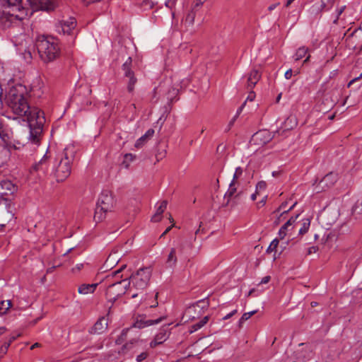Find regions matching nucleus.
<instances>
[{
  "label": "nucleus",
  "mask_w": 362,
  "mask_h": 362,
  "mask_svg": "<svg viewBox=\"0 0 362 362\" xmlns=\"http://www.w3.org/2000/svg\"><path fill=\"white\" fill-rule=\"evenodd\" d=\"M236 187H235V182L232 181L230 184L229 188L225 194V198L228 199V201L234 195L236 192Z\"/></svg>",
  "instance_id": "26"
},
{
  "label": "nucleus",
  "mask_w": 362,
  "mask_h": 362,
  "mask_svg": "<svg viewBox=\"0 0 362 362\" xmlns=\"http://www.w3.org/2000/svg\"><path fill=\"white\" fill-rule=\"evenodd\" d=\"M135 158V156L132 153H127L124 155L123 164L126 168H128L129 162L132 161Z\"/></svg>",
  "instance_id": "33"
},
{
  "label": "nucleus",
  "mask_w": 362,
  "mask_h": 362,
  "mask_svg": "<svg viewBox=\"0 0 362 362\" xmlns=\"http://www.w3.org/2000/svg\"><path fill=\"white\" fill-rule=\"evenodd\" d=\"M165 317H160L156 320H137L134 324V327H136V328H139V329H142L144 327H148V326H151V325H156V324H158L159 322H160Z\"/></svg>",
  "instance_id": "17"
},
{
  "label": "nucleus",
  "mask_w": 362,
  "mask_h": 362,
  "mask_svg": "<svg viewBox=\"0 0 362 362\" xmlns=\"http://www.w3.org/2000/svg\"><path fill=\"white\" fill-rule=\"evenodd\" d=\"M33 11H52L54 8V4L52 0H27Z\"/></svg>",
  "instance_id": "11"
},
{
  "label": "nucleus",
  "mask_w": 362,
  "mask_h": 362,
  "mask_svg": "<svg viewBox=\"0 0 362 362\" xmlns=\"http://www.w3.org/2000/svg\"><path fill=\"white\" fill-rule=\"evenodd\" d=\"M361 77H362V73L361 74L360 76L358 77H356L354 79H352L348 84V86H350L352 83H354L355 81H356L357 80H358Z\"/></svg>",
  "instance_id": "55"
},
{
  "label": "nucleus",
  "mask_w": 362,
  "mask_h": 362,
  "mask_svg": "<svg viewBox=\"0 0 362 362\" xmlns=\"http://www.w3.org/2000/svg\"><path fill=\"white\" fill-rule=\"evenodd\" d=\"M299 216V214H297L296 216H291L286 223V226H292L296 221V219L298 218V217Z\"/></svg>",
  "instance_id": "41"
},
{
  "label": "nucleus",
  "mask_w": 362,
  "mask_h": 362,
  "mask_svg": "<svg viewBox=\"0 0 362 362\" xmlns=\"http://www.w3.org/2000/svg\"><path fill=\"white\" fill-rule=\"evenodd\" d=\"M325 7V4L324 0H321V3L319 4H313L309 11L311 14L317 15L318 13H321L322 9Z\"/></svg>",
  "instance_id": "23"
},
{
  "label": "nucleus",
  "mask_w": 362,
  "mask_h": 362,
  "mask_svg": "<svg viewBox=\"0 0 362 362\" xmlns=\"http://www.w3.org/2000/svg\"><path fill=\"white\" fill-rule=\"evenodd\" d=\"M277 4H272L270 5L269 7H268V9L269 11H272L274 10L276 7Z\"/></svg>",
  "instance_id": "61"
},
{
  "label": "nucleus",
  "mask_w": 362,
  "mask_h": 362,
  "mask_svg": "<svg viewBox=\"0 0 362 362\" xmlns=\"http://www.w3.org/2000/svg\"><path fill=\"white\" fill-rule=\"evenodd\" d=\"M47 160H48V157H47V154H45L39 162L35 163L32 166L31 170L33 171H36V172L42 171L44 173L47 169Z\"/></svg>",
  "instance_id": "19"
},
{
  "label": "nucleus",
  "mask_w": 362,
  "mask_h": 362,
  "mask_svg": "<svg viewBox=\"0 0 362 362\" xmlns=\"http://www.w3.org/2000/svg\"><path fill=\"white\" fill-rule=\"evenodd\" d=\"M6 331V328L5 327H0V336L2 335Z\"/></svg>",
  "instance_id": "62"
},
{
  "label": "nucleus",
  "mask_w": 362,
  "mask_h": 362,
  "mask_svg": "<svg viewBox=\"0 0 362 362\" xmlns=\"http://www.w3.org/2000/svg\"><path fill=\"white\" fill-rule=\"evenodd\" d=\"M267 188V183L264 181H259L256 185V193H259L261 191L265 190Z\"/></svg>",
  "instance_id": "36"
},
{
  "label": "nucleus",
  "mask_w": 362,
  "mask_h": 362,
  "mask_svg": "<svg viewBox=\"0 0 362 362\" xmlns=\"http://www.w3.org/2000/svg\"><path fill=\"white\" fill-rule=\"evenodd\" d=\"M236 313H237V310H233L232 312H230V313H228V315H226V316H224V317H223V320H226L229 319L230 317H231L232 316H233Z\"/></svg>",
  "instance_id": "49"
},
{
  "label": "nucleus",
  "mask_w": 362,
  "mask_h": 362,
  "mask_svg": "<svg viewBox=\"0 0 362 362\" xmlns=\"http://www.w3.org/2000/svg\"><path fill=\"white\" fill-rule=\"evenodd\" d=\"M35 46L41 59L46 63L55 60L59 56L60 49L58 43L52 37L39 36L36 40Z\"/></svg>",
  "instance_id": "3"
},
{
  "label": "nucleus",
  "mask_w": 362,
  "mask_h": 362,
  "mask_svg": "<svg viewBox=\"0 0 362 362\" xmlns=\"http://www.w3.org/2000/svg\"><path fill=\"white\" fill-rule=\"evenodd\" d=\"M116 200L112 193L109 190H103L100 193L95 210L94 220L101 222L105 220L108 213L114 211Z\"/></svg>",
  "instance_id": "4"
},
{
  "label": "nucleus",
  "mask_w": 362,
  "mask_h": 362,
  "mask_svg": "<svg viewBox=\"0 0 362 362\" xmlns=\"http://www.w3.org/2000/svg\"><path fill=\"white\" fill-rule=\"evenodd\" d=\"M276 134H279V131L272 134L267 129L259 130L252 136L250 144L251 146H263L272 141Z\"/></svg>",
  "instance_id": "8"
},
{
  "label": "nucleus",
  "mask_w": 362,
  "mask_h": 362,
  "mask_svg": "<svg viewBox=\"0 0 362 362\" xmlns=\"http://www.w3.org/2000/svg\"><path fill=\"white\" fill-rule=\"evenodd\" d=\"M338 180V174L330 172L327 173L320 182L322 190L332 187Z\"/></svg>",
  "instance_id": "13"
},
{
  "label": "nucleus",
  "mask_w": 362,
  "mask_h": 362,
  "mask_svg": "<svg viewBox=\"0 0 362 362\" xmlns=\"http://www.w3.org/2000/svg\"><path fill=\"white\" fill-rule=\"evenodd\" d=\"M345 6L341 7L338 11H337V18H339V16L343 13L344 10L345 9Z\"/></svg>",
  "instance_id": "56"
},
{
  "label": "nucleus",
  "mask_w": 362,
  "mask_h": 362,
  "mask_svg": "<svg viewBox=\"0 0 362 362\" xmlns=\"http://www.w3.org/2000/svg\"><path fill=\"white\" fill-rule=\"evenodd\" d=\"M209 320V317L208 316H205L202 320H200L199 322H201V324L202 325V326L205 325L207 322Z\"/></svg>",
  "instance_id": "54"
},
{
  "label": "nucleus",
  "mask_w": 362,
  "mask_h": 362,
  "mask_svg": "<svg viewBox=\"0 0 362 362\" xmlns=\"http://www.w3.org/2000/svg\"><path fill=\"white\" fill-rule=\"evenodd\" d=\"M155 132L153 129H149L143 136L138 139L134 144L135 148H140L149 140L151 139Z\"/></svg>",
  "instance_id": "16"
},
{
  "label": "nucleus",
  "mask_w": 362,
  "mask_h": 362,
  "mask_svg": "<svg viewBox=\"0 0 362 362\" xmlns=\"http://www.w3.org/2000/svg\"><path fill=\"white\" fill-rule=\"evenodd\" d=\"M8 348H9V346H8V344H4L0 347V354H2V355L6 354Z\"/></svg>",
  "instance_id": "45"
},
{
  "label": "nucleus",
  "mask_w": 362,
  "mask_h": 362,
  "mask_svg": "<svg viewBox=\"0 0 362 362\" xmlns=\"http://www.w3.org/2000/svg\"><path fill=\"white\" fill-rule=\"evenodd\" d=\"M17 186H16L10 180H1L0 181V204L1 202H4L6 204L8 198L4 196L12 195L15 192L17 191Z\"/></svg>",
  "instance_id": "9"
},
{
  "label": "nucleus",
  "mask_w": 362,
  "mask_h": 362,
  "mask_svg": "<svg viewBox=\"0 0 362 362\" xmlns=\"http://www.w3.org/2000/svg\"><path fill=\"white\" fill-rule=\"evenodd\" d=\"M362 214V202H357L352 208V215L356 216Z\"/></svg>",
  "instance_id": "27"
},
{
  "label": "nucleus",
  "mask_w": 362,
  "mask_h": 362,
  "mask_svg": "<svg viewBox=\"0 0 362 362\" xmlns=\"http://www.w3.org/2000/svg\"><path fill=\"white\" fill-rule=\"evenodd\" d=\"M161 217H162L161 215H159V214L155 213V214L151 218V221L153 222H158L159 221H160Z\"/></svg>",
  "instance_id": "46"
},
{
  "label": "nucleus",
  "mask_w": 362,
  "mask_h": 362,
  "mask_svg": "<svg viewBox=\"0 0 362 362\" xmlns=\"http://www.w3.org/2000/svg\"><path fill=\"white\" fill-rule=\"evenodd\" d=\"M242 174L243 169L240 167L236 168L232 181L235 182Z\"/></svg>",
  "instance_id": "39"
},
{
  "label": "nucleus",
  "mask_w": 362,
  "mask_h": 362,
  "mask_svg": "<svg viewBox=\"0 0 362 362\" xmlns=\"http://www.w3.org/2000/svg\"><path fill=\"white\" fill-rule=\"evenodd\" d=\"M279 241L278 239H274L272 241V243H270L269 246L268 247V248L267 249V252L269 253V252H272L273 251H275V252H276V248L279 245Z\"/></svg>",
  "instance_id": "31"
},
{
  "label": "nucleus",
  "mask_w": 362,
  "mask_h": 362,
  "mask_svg": "<svg viewBox=\"0 0 362 362\" xmlns=\"http://www.w3.org/2000/svg\"><path fill=\"white\" fill-rule=\"evenodd\" d=\"M6 3L8 4V7L12 8V11H18V13H12L11 15V17H15V18L22 21L27 16V12L25 8L22 5V0H6Z\"/></svg>",
  "instance_id": "10"
},
{
  "label": "nucleus",
  "mask_w": 362,
  "mask_h": 362,
  "mask_svg": "<svg viewBox=\"0 0 362 362\" xmlns=\"http://www.w3.org/2000/svg\"><path fill=\"white\" fill-rule=\"evenodd\" d=\"M2 98H3V90L1 86H0V105L2 104Z\"/></svg>",
  "instance_id": "60"
},
{
  "label": "nucleus",
  "mask_w": 362,
  "mask_h": 362,
  "mask_svg": "<svg viewBox=\"0 0 362 362\" xmlns=\"http://www.w3.org/2000/svg\"><path fill=\"white\" fill-rule=\"evenodd\" d=\"M270 279H271L270 276H266L262 278V279L260 281V284H267L269 282Z\"/></svg>",
  "instance_id": "53"
},
{
  "label": "nucleus",
  "mask_w": 362,
  "mask_h": 362,
  "mask_svg": "<svg viewBox=\"0 0 362 362\" xmlns=\"http://www.w3.org/2000/svg\"><path fill=\"white\" fill-rule=\"evenodd\" d=\"M284 76L286 79H290L292 76V69H290L287 70L285 73Z\"/></svg>",
  "instance_id": "52"
},
{
  "label": "nucleus",
  "mask_w": 362,
  "mask_h": 362,
  "mask_svg": "<svg viewBox=\"0 0 362 362\" xmlns=\"http://www.w3.org/2000/svg\"><path fill=\"white\" fill-rule=\"evenodd\" d=\"M259 194V193H256V192H255V193H254V194H252L251 195V199H252V200H253V201H254V200H255V199H256V197H257V194Z\"/></svg>",
  "instance_id": "64"
},
{
  "label": "nucleus",
  "mask_w": 362,
  "mask_h": 362,
  "mask_svg": "<svg viewBox=\"0 0 362 362\" xmlns=\"http://www.w3.org/2000/svg\"><path fill=\"white\" fill-rule=\"evenodd\" d=\"M151 267L139 269L135 274L130 276L133 286L139 290H144L148 284L151 276Z\"/></svg>",
  "instance_id": "5"
},
{
  "label": "nucleus",
  "mask_w": 362,
  "mask_h": 362,
  "mask_svg": "<svg viewBox=\"0 0 362 362\" xmlns=\"http://www.w3.org/2000/svg\"><path fill=\"white\" fill-rule=\"evenodd\" d=\"M246 103V101L238 109L237 112L234 117H236V119L238 117L239 115L241 113Z\"/></svg>",
  "instance_id": "51"
},
{
  "label": "nucleus",
  "mask_w": 362,
  "mask_h": 362,
  "mask_svg": "<svg viewBox=\"0 0 362 362\" xmlns=\"http://www.w3.org/2000/svg\"><path fill=\"white\" fill-rule=\"evenodd\" d=\"M6 99L14 114L26 118L30 129L29 139L31 142L38 144L42 137L45 122L44 112L38 107H30L23 93L15 88L10 89Z\"/></svg>",
  "instance_id": "1"
},
{
  "label": "nucleus",
  "mask_w": 362,
  "mask_h": 362,
  "mask_svg": "<svg viewBox=\"0 0 362 362\" xmlns=\"http://www.w3.org/2000/svg\"><path fill=\"white\" fill-rule=\"evenodd\" d=\"M261 73L258 69H252L247 76V88L252 90L261 78Z\"/></svg>",
  "instance_id": "14"
},
{
  "label": "nucleus",
  "mask_w": 362,
  "mask_h": 362,
  "mask_svg": "<svg viewBox=\"0 0 362 362\" xmlns=\"http://www.w3.org/2000/svg\"><path fill=\"white\" fill-rule=\"evenodd\" d=\"M76 154L74 146L66 147L59 156V161L54 168L53 174L57 182H64L71 174V163Z\"/></svg>",
  "instance_id": "2"
},
{
  "label": "nucleus",
  "mask_w": 362,
  "mask_h": 362,
  "mask_svg": "<svg viewBox=\"0 0 362 362\" xmlns=\"http://www.w3.org/2000/svg\"><path fill=\"white\" fill-rule=\"evenodd\" d=\"M288 229V226H286L285 223L281 227V228L279 231V236L280 239L282 240L284 238V237L286 235Z\"/></svg>",
  "instance_id": "37"
},
{
  "label": "nucleus",
  "mask_w": 362,
  "mask_h": 362,
  "mask_svg": "<svg viewBox=\"0 0 362 362\" xmlns=\"http://www.w3.org/2000/svg\"><path fill=\"white\" fill-rule=\"evenodd\" d=\"M178 89L175 88H171L168 93V99L173 101V98L177 95Z\"/></svg>",
  "instance_id": "35"
},
{
  "label": "nucleus",
  "mask_w": 362,
  "mask_h": 362,
  "mask_svg": "<svg viewBox=\"0 0 362 362\" xmlns=\"http://www.w3.org/2000/svg\"><path fill=\"white\" fill-rule=\"evenodd\" d=\"M318 250V247H316V246H312L308 248V255H311L312 253H315Z\"/></svg>",
  "instance_id": "48"
},
{
  "label": "nucleus",
  "mask_w": 362,
  "mask_h": 362,
  "mask_svg": "<svg viewBox=\"0 0 362 362\" xmlns=\"http://www.w3.org/2000/svg\"><path fill=\"white\" fill-rule=\"evenodd\" d=\"M25 59H30L32 58V56H31V53L30 52H28L25 54V56H24Z\"/></svg>",
  "instance_id": "57"
},
{
  "label": "nucleus",
  "mask_w": 362,
  "mask_h": 362,
  "mask_svg": "<svg viewBox=\"0 0 362 362\" xmlns=\"http://www.w3.org/2000/svg\"><path fill=\"white\" fill-rule=\"evenodd\" d=\"M296 204V202H295L288 210H286V205H287V202H283L280 206L278 208L277 211H282V214H284V213H286L287 211L291 210L294 206Z\"/></svg>",
  "instance_id": "38"
},
{
  "label": "nucleus",
  "mask_w": 362,
  "mask_h": 362,
  "mask_svg": "<svg viewBox=\"0 0 362 362\" xmlns=\"http://www.w3.org/2000/svg\"><path fill=\"white\" fill-rule=\"evenodd\" d=\"M76 25L75 18H70L68 21H64L62 24V30L64 33L70 34L71 31L74 29Z\"/></svg>",
  "instance_id": "20"
},
{
  "label": "nucleus",
  "mask_w": 362,
  "mask_h": 362,
  "mask_svg": "<svg viewBox=\"0 0 362 362\" xmlns=\"http://www.w3.org/2000/svg\"><path fill=\"white\" fill-rule=\"evenodd\" d=\"M255 98V94L253 91H250L247 98V100H250V101H252Z\"/></svg>",
  "instance_id": "50"
},
{
  "label": "nucleus",
  "mask_w": 362,
  "mask_h": 362,
  "mask_svg": "<svg viewBox=\"0 0 362 362\" xmlns=\"http://www.w3.org/2000/svg\"><path fill=\"white\" fill-rule=\"evenodd\" d=\"M203 326L201 324L200 322H198L196 324H194L193 325L191 326V328H190V333H192L194 332H196L197 331L198 329H199L200 328H202Z\"/></svg>",
  "instance_id": "40"
},
{
  "label": "nucleus",
  "mask_w": 362,
  "mask_h": 362,
  "mask_svg": "<svg viewBox=\"0 0 362 362\" xmlns=\"http://www.w3.org/2000/svg\"><path fill=\"white\" fill-rule=\"evenodd\" d=\"M310 224V221L309 219L304 220L302 226L299 230V234L304 235L305 233H306L309 229Z\"/></svg>",
  "instance_id": "30"
},
{
  "label": "nucleus",
  "mask_w": 362,
  "mask_h": 362,
  "mask_svg": "<svg viewBox=\"0 0 362 362\" xmlns=\"http://www.w3.org/2000/svg\"><path fill=\"white\" fill-rule=\"evenodd\" d=\"M195 18V11L194 10L192 9L187 15L185 17V21L186 24H188L189 25H191L194 23Z\"/></svg>",
  "instance_id": "29"
},
{
  "label": "nucleus",
  "mask_w": 362,
  "mask_h": 362,
  "mask_svg": "<svg viewBox=\"0 0 362 362\" xmlns=\"http://www.w3.org/2000/svg\"><path fill=\"white\" fill-rule=\"evenodd\" d=\"M257 311V310H253V311H251V312H248V313H245L242 317H240V319L239 320V322H238V325H239V327H240L243 325V323L247 320L248 319H250L253 315H255Z\"/></svg>",
  "instance_id": "28"
},
{
  "label": "nucleus",
  "mask_w": 362,
  "mask_h": 362,
  "mask_svg": "<svg viewBox=\"0 0 362 362\" xmlns=\"http://www.w3.org/2000/svg\"><path fill=\"white\" fill-rule=\"evenodd\" d=\"M98 286V284H81L78 289V291L81 294H88V293H93L96 287Z\"/></svg>",
  "instance_id": "21"
},
{
  "label": "nucleus",
  "mask_w": 362,
  "mask_h": 362,
  "mask_svg": "<svg viewBox=\"0 0 362 362\" xmlns=\"http://www.w3.org/2000/svg\"><path fill=\"white\" fill-rule=\"evenodd\" d=\"M137 341L136 339H132L129 342L126 343L123 346L122 349H130L133 346V344Z\"/></svg>",
  "instance_id": "42"
},
{
  "label": "nucleus",
  "mask_w": 362,
  "mask_h": 362,
  "mask_svg": "<svg viewBox=\"0 0 362 362\" xmlns=\"http://www.w3.org/2000/svg\"><path fill=\"white\" fill-rule=\"evenodd\" d=\"M11 306L12 303L11 300H1L0 302V316L6 314Z\"/></svg>",
  "instance_id": "24"
},
{
  "label": "nucleus",
  "mask_w": 362,
  "mask_h": 362,
  "mask_svg": "<svg viewBox=\"0 0 362 362\" xmlns=\"http://www.w3.org/2000/svg\"><path fill=\"white\" fill-rule=\"evenodd\" d=\"M235 120H236V117H233V118L229 122V123L228 124V127L226 129V132H228L231 129V127L233 126Z\"/></svg>",
  "instance_id": "47"
},
{
  "label": "nucleus",
  "mask_w": 362,
  "mask_h": 362,
  "mask_svg": "<svg viewBox=\"0 0 362 362\" xmlns=\"http://www.w3.org/2000/svg\"><path fill=\"white\" fill-rule=\"evenodd\" d=\"M170 324L164 325L160 332L155 336L154 339L150 343L151 348H155L156 346L163 344L167 340L169 337V332L168 327Z\"/></svg>",
  "instance_id": "12"
},
{
  "label": "nucleus",
  "mask_w": 362,
  "mask_h": 362,
  "mask_svg": "<svg viewBox=\"0 0 362 362\" xmlns=\"http://www.w3.org/2000/svg\"><path fill=\"white\" fill-rule=\"evenodd\" d=\"M206 0H195L194 4L193 6L192 9L195 10L197 8L202 6Z\"/></svg>",
  "instance_id": "44"
},
{
  "label": "nucleus",
  "mask_w": 362,
  "mask_h": 362,
  "mask_svg": "<svg viewBox=\"0 0 362 362\" xmlns=\"http://www.w3.org/2000/svg\"><path fill=\"white\" fill-rule=\"evenodd\" d=\"M18 337H20V334H17L16 336H11L10 338H9V340H10V342H13V341H15Z\"/></svg>",
  "instance_id": "58"
},
{
  "label": "nucleus",
  "mask_w": 362,
  "mask_h": 362,
  "mask_svg": "<svg viewBox=\"0 0 362 362\" xmlns=\"http://www.w3.org/2000/svg\"><path fill=\"white\" fill-rule=\"evenodd\" d=\"M167 204H168V202L167 201L165 200H163L160 206L158 207L157 210H156V214H159V215H161L163 214V213L164 212V211L167 208Z\"/></svg>",
  "instance_id": "34"
},
{
  "label": "nucleus",
  "mask_w": 362,
  "mask_h": 362,
  "mask_svg": "<svg viewBox=\"0 0 362 362\" xmlns=\"http://www.w3.org/2000/svg\"><path fill=\"white\" fill-rule=\"evenodd\" d=\"M295 1V0H287V1H286V7L289 6L291 4V3H292L293 1Z\"/></svg>",
  "instance_id": "63"
},
{
  "label": "nucleus",
  "mask_w": 362,
  "mask_h": 362,
  "mask_svg": "<svg viewBox=\"0 0 362 362\" xmlns=\"http://www.w3.org/2000/svg\"><path fill=\"white\" fill-rule=\"evenodd\" d=\"M148 354L146 352H143L137 356L136 357V361L137 362H141L144 360H145L147 357Z\"/></svg>",
  "instance_id": "43"
},
{
  "label": "nucleus",
  "mask_w": 362,
  "mask_h": 362,
  "mask_svg": "<svg viewBox=\"0 0 362 362\" xmlns=\"http://www.w3.org/2000/svg\"><path fill=\"white\" fill-rule=\"evenodd\" d=\"M127 281V279L117 281L110 285L106 290V298L109 302L112 305L117 298L124 294L126 291L127 287L129 286V282L122 286Z\"/></svg>",
  "instance_id": "6"
},
{
  "label": "nucleus",
  "mask_w": 362,
  "mask_h": 362,
  "mask_svg": "<svg viewBox=\"0 0 362 362\" xmlns=\"http://www.w3.org/2000/svg\"><path fill=\"white\" fill-rule=\"evenodd\" d=\"M129 330V329H124L122 331L120 336L116 339L117 344H122L127 339V335Z\"/></svg>",
  "instance_id": "32"
},
{
  "label": "nucleus",
  "mask_w": 362,
  "mask_h": 362,
  "mask_svg": "<svg viewBox=\"0 0 362 362\" xmlns=\"http://www.w3.org/2000/svg\"><path fill=\"white\" fill-rule=\"evenodd\" d=\"M28 139H29V136L28 137ZM30 144L36 145V144L31 142L30 139H28V142H27L26 144H23L19 141L18 140H14L13 142L11 141L8 144V147L10 149L21 150L23 148H28L29 147ZM40 142L38 144H37V146L40 145Z\"/></svg>",
  "instance_id": "18"
},
{
  "label": "nucleus",
  "mask_w": 362,
  "mask_h": 362,
  "mask_svg": "<svg viewBox=\"0 0 362 362\" xmlns=\"http://www.w3.org/2000/svg\"><path fill=\"white\" fill-rule=\"evenodd\" d=\"M176 250L175 248H171L170 252L168 256L166 264L170 267H173L176 264L177 262V257H176Z\"/></svg>",
  "instance_id": "22"
},
{
  "label": "nucleus",
  "mask_w": 362,
  "mask_h": 362,
  "mask_svg": "<svg viewBox=\"0 0 362 362\" xmlns=\"http://www.w3.org/2000/svg\"><path fill=\"white\" fill-rule=\"evenodd\" d=\"M308 50V48H305V47L298 48L295 54V60L298 61L303 59L307 54Z\"/></svg>",
  "instance_id": "25"
},
{
  "label": "nucleus",
  "mask_w": 362,
  "mask_h": 362,
  "mask_svg": "<svg viewBox=\"0 0 362 362\" xmlns=\"http://www.w3.org/2000/svg\"><path fill=\"white\" fill-rule=\"evenodd\" d=\"M107 328V320L105 317H100L89 331L90 334H100L103 333Z\"/></svg>",
  "instance_id": "15"
},
{
  "label": "nucleus",
  "mask_w": 362,
  "mask_h": 362,
  "mask_svg": "<svg viewBox=\"0 0 362 362\" xmlns=\"http://www.w3.org/2000/svg\"><path fill=\"white\" fill-rule=\"evenodd\" d=\"M267 196L265 195L264 196V197L262 198V199L259 202V204H262V206L265 204L266 203V199H267Z\"/></svg>",
  "instance_id": "59"
},
{
  "label": "nucleus",
  "mask_w": 362,
  "mask_h": 362,
  "mask_svg": "<svg viewBox=\"0 0 362 362\" xmlns=\"http://www.w3.org/2000/svg\"><path fill=\"white\" fill-rule=\"evenodd\" d=\"M132 59L129 57L126 62L122 64V69L124 72V78L127 83V88L129 93H132L134 90V86L137 83V78L134 72L132 69Z\"/></svg>",
  "instance_id": "7"
}]
</instances>
